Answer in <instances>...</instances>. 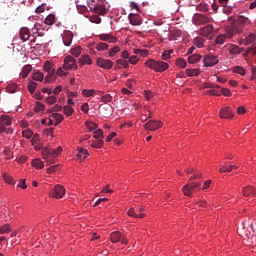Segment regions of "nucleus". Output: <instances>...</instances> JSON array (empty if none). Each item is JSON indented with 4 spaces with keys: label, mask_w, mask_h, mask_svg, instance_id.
I'll return each mask as SVG.
<instances>
[{
    "label": "nucleus",
    "mask_w": 256,
    "mask_h": 256,
    "mask_svg": "<svg viewBox=\"0 0 256 256\" xmlns=\"http://www.w3.org/2000/svg\"><path fill=\"white\" fill-rule=\"evenodd\" d=\"M63 153V147L59 146L56 149L51 147L42 148V158L47 163V165H53L55 163V159L59 157Z\"/></svg>",
    "instance_id": "nucleus-1"
},
{
    "label": "nucleus",
    "mask_w": 256,
    "mask_h": 256,
    "mask_svg": "<svg viewBox=\"0 0 256 256\" xmlns=\"http://www.w3.org/2000/svg\"><path fill=\"white\" fill-rule=\"evenodd\" d=\"M255 223L256 218L243 221L237 229L238 235L245 237L244 240H247L248 236H251V230H249V228H251L252 232L255 233Z\"/></svg>",
    "instance_id": "nucleus-2"
},
{
    "label": "nucleus",
    "mask_w": 256,
    "mask_h": 256,
    "mask_svg": "<svg viewBox=\"0 0 256 256\" xmlns=\"http://www.w3.org/2000/svg\"><path fill=\"white\" fill-rule=\"evenodd\" d=\"M145 65L155 72H165L169 68V64L164 61H156L154 59H149L145 62Z\"/></svg>",
    "instance_id": "nucleus-3"
},
{
    "label": "nucleus",
    "mask_w": 256,
    "mask_h": 256,
    "mask_svg": "<svg viewBox=\"0 0 256 256\" xmlns=\"http://www.w3.org/2000/svg\"><path fill=\"white\" fill-rule=\"evenodd\" d=\"M44 71L47 73L44 83H51L56 79L55 64L50 61L44 63Z\"/></svg>",
    "instance_id": "nucleus-4"
},
{
    "label": "nucleus",
    "mask_w": 256,
    "mask_h": 256,
    "mask_svg": "<svg viewBox=\"0 0 256 256\" xmlns=\"http://www.w3.org/2000/svg\"><path fill=\"white\" fill-rule=\"evenodd\" d=\"M212 22V18L205 17L203 14H195V16L192 18V23L196 26H202Z\"/></svg>",
    "instance_id": "nucleus-5"
},
{
    "label": "nucleus",
    "mask_w": 256,
    "mask_h": 256,
    "mask_svg": "<svg viewBox=\"0 0 256 256\" xmlns=\"http://www.w3.org/2000/svg\"><path fill=\"white\" fill-rule=\"evenodd\" d=\"M94 138L98 139L97 141H93L90 146L93 148H101L104 145V135H103V131L100 130V128L96 131H94Z\"/></svg>",
    "instance_id": "nucleus-6"
},
{
    "label": "nucleus",
    "mask_w": 256,
    "mask_h": 256,
    "mask_svg": "<svg viewBox=\"0 0 256 256\" xmlns=\"http://www.w3.org/2000/svg\"><path fill=\"white\" fill-rule=\"evenodd\" d=\"M201 186V182H191L187 183L183 188L182 192L185 196L191 197L193 195V191H195L196 188Z\"/></svg>",
    "instance_id": "nucleus-7"
},
{
    "label": "nucleus",
    "mask_w": 256,
    "mask_h": 256,
    "mask_svg": "<svg viewBox=\"0 0 256 256\" xmlns=\"http://www.w3.org/2000/svg\"><path fill=\"white\" fill-rule=\"evenodd\" d=\"M110 240L112 243L121 242L122 244H128V239L120 231H113L110 235Z\"/></svg>",
    "instance_id": "nucleus-8"
},
{
    "label": "nucleus",
    "mask_w": 256,
    "mask_h": 256,
    "mask_svg": "<svg viewBox=\"0 0 256 256\" xmlns=\"http://www.w3.org/2000/svg\"><path fill=\"white\" fill-rule=\"evenodd\" d=\"M219 63V59L216 55L206 54L203 58V66L204 67H213Z\"/></svg>",
    "instance_id": "nucleus-9"
},
{
    "label": "nucleus",
    "mask_w": 256,
    "mask_h": 256,
    "mask_svg": "<svg viewBox=\"0 0 256 256\" xmlns=\"http://www.w3.org/2000/svg\"><path fill=\"white\" fill-rule=\"evenodd\" d=\"M226 34L228 39H232L235 38L236 35H240L242 34L241 32V28H239L236 24V22H234L231 27L226 29Z\"/></svg>",
    "instance_id": "nucleus-10"
},
{
    "label": "nucleus",
    "mask_w": 256,
    "mask_h": 256,
    "mask_svg": "<svg viewBox=\"0 0 256 256\" xmlns=\"http://www.w3.org/2000/svg\"><path fill=\"white\" fill-rule=\"evenodd\" d=\"M163 123L160 120H149L145 125V129L146 130H150V131H156L160 128H162Z\"/></svg>",
    "instance_id": "nucleus-11"
},
{
    "label": "nucleus",
    "mask_w": 256,
    "mask_h": 256,
    "mask_svg": "<svg viewBox=\"0 0 256 256\" xmlns=\"http://www.w3.org/2000/svg\"><path fill=\"white\" fill-rule=\"evenodd\" d=\"M199 34L202 35L204 38H213L214 36V26L207 25L205 27L200 28Z\"/></svg>",
    "instance_id": "nucleus-12"
},
{
    "label": "nucleus",
    "mask_w": 256,
    "mask_h": 256,
    "mask_svg": "<svg viewBox=\"0 0 256 256\" xmlns=\"http://www.w3.org/2000/svg\"><path fill=\"white\" fill-rule=\"evenodd\" d=\"M96 65L100 68L111 69L114 65V62L109 59L97 58Z\"/></svg>",
    "instance_id": "nucleus-13"
},
{
    "label": "nucleus",
    "mask_w": 256,
    "mask_h": 256,
    "mask_svg": "<svg viewBox=\"0 0 256 256\" xmlns=\"http://www.w3.org/2000/svg\"><path fill=\"white\" fill-rule=\"evenodd\" d=\"M234 117V112L232 111V109L230 107H224L222 109H220L219 111V118L220 119H233Z\"/></svg>",
    "instance_id": "nucleus-14"
},
{
    "label": "nucleus",
    "mask_w": 256,
    "mask_h": 256,
    "mask_svg": "<svg viewBox=\"0 0 256 256\" xmlns=\"http://www.w3.org/2000/svg\"><path fill=\"white\" fill-rule=\"evenodd\" d=\"M65 195V188L61 185H56L51 193V197H54V199H63V196Z\"/></svg>",
    "instance_id": "nucleus-15"
},
{
    "label": "nucleus",
    "mask_w": 256,
    "mask_h": 256,
    "mask_svg": "<svg viewBox=\"0 0 256 256\" xmlns=\"http://www.w3.org/2000/svg\"><path fill=\"white\" fill-rule=\"evenodd\" d=\"M77 68V63L76 60L71 57V55H66L65 58V69H76Z\"/></svg>",
    "instance_id": "nucleus-16"
},
{
    "label": "nucleus",
    "mask_w": 256,
    "mask_h": 256,
    "mask_svg": "<svg viewBox=\"0 0 256 256\" xmlns=\"http://www.w3.org/2000/svg\"><path fill=\"white\" fill-rule=\"evenodd\" d=\"M235 23L237 24V26L240 29V31L243 33L244 26L249 25L250 24V20H249V18L240 16V17H238V19H237V21Z\"/></svg>",
    "instance_id": "nucleus-17"
},
{
    "label": "nucleus",
    "mask_w": 256,
    "mask_h": 256,
    "mask_svg": "<svg viewBox=\"0 0 256 256\" xmlns=\"http://www.w3.org/2000/svg\"><path fill=\"white\" fill-rule=\"evenodd\" d=\"M228 50L230 55H240L244 49L235 44H228Z\"/></svg>",
    "instance_id": "nucleus-18"
},
{
    "label": "nucleus",
    "mask_w": 256,
    "mask_h": 256,
    "mask_svg": "<svg viewBox=\"0 0 256 256\" xmlns=\"http://www.w3.org/2000/svg\"><path fill=\"white\" fill-rule=\"evenodd\" d=\"M99 39L108 43H115L117 41V38L111 34H101Z\"/></svg>",
    "instance_id": "nucleus-19"
},
{
    "label": "nucleus",
    "mask_w": 256,
    "mask_h": 256,
    "mask_svg": "<svg viewBox=\"0 0 256 256\" xmlns=\"http://www.w3.org/2000/svg\"><path fill=\"white\" fill-rule=\"evenodd\" d=\"M242 193L245 197H248V196H251V195L256 197V189L252 186L244 187L242 189Z\"/></svg>",
    "instance_id": "nucleus-20"
},
{
    "label": "nucleus",
    "mask_w": 256,
    "mask_h": 256,
    "mask_svg": "<svg viewBox=\"0 0 256 256\" xmlns=\"http://www.w3.org/2000/svg\"><path fill=\"white\" fill-rule=\"evenodd\" d=\"M29 37H31V32L28 30V28H21L20 39L22 41H29Z\"/></svg>",
    "instance_id": "nucleus-21"
},
{
    "label": "nucleus",
    "mask_w": 256,
    "mask_h": 256,
    "mask_svg": "<svg viewBox=\"0 0 256 256\" xmlns=\"http://www.w3.org/2000/svg\"><path fill=\"white\" fill-rule=\"evenodd\" d=\"M0 122L4 127H9L10 125H12L13 120L11 119V116L1 115Z\"/></svg>",
    "instance_id": "nucleus-22"
},
{
    "label": "nucleus",
    "mask_w": 256,
    "mask_h": 256,
    "mask_svg": "<svg viewBox=\"0 0 256 256\" xmlns=\"http://www.w3.org/2000/svg\"><path fill=\"white\" fill-rule=\"evenodd\" d=\"M33 70V66L31 65H25L23 68H22V72H21V75L23 77V79H27V77H29V73H31V71Z\"/></svg>",
    "instance_id": "nucleus-23"
},
{
    "label": "nucleus",
    "mask_w": 256,
    "mask_h": 256,
    "mask_svg": "<svg viewBox=\"0 0 256 256\" xmlns=\"http://www.w3.org/2000/svg\"><path fill=\"white\" fill-rule=\"evenodd\" d=\"M122 67L128 68L129 67V62L126 61V60H123V59L117 60L114 69L119 70V69H122Z\"/></svg>",
    "instance_id": "nucleus-24"
},
{
    "label": "nucleus",
    "mask_w": 256,
    "mask_h": 256,
    "mask_svg": "<svg viewBox=\"0 0 256 256\" xmlns=\"http://www.w3.org/2000/svg\"><path fill=\"white\" fill-rule=\"evenodd\" d=\"M92 61L89 57V55H82V57L79 59V65L84 66V65H91Z\"/></svg>",
    "instance_id": "nucleus-25"
},
{
    "label": "nucleus",
    "mask_w": 256,
    "mask_h": 256,
    "mask_svg": "<svg viewBox=\"0 0 256 256\" xmlns=\"http://www.w3.org/2000/svg\"><path fill=\"white\" fill-rule=\"evenodd\" d=\"M65 38H66V41H65V46H70V44L72 43L73 41V33L72 31L70 30H66L65 31Z\"/></svg>",
    "instance_id": "nucleus-26"
},
{
    "label": "nucleus",
    "mask_w": 256,
    "mask_h": 256,
    "mask_svg": "<svg viewBox=\"0 0 256 256\" xmlns=\"http://www.w3.org/2000/svg\"><path fill=\"white\" fill-rule=\"evenodd\" d=\"M88 156V151L85 148H81L77 153V157H79L81 161L86 160Z\"/></svg>",
    "instance_id": "nucleus-27"
},
{
    "label": "nucleus",
    "mask_w": 256,
    "mask_h": 256,
    "mask_svg": "<svg viewBox=\"0 0 256 256\" xmlns=\"http://www.w3.org/2000/svg\"><path fill=\"white\" fill-rule=\"evenodd\" d=\"M186 74L189 77L199 76L201 74V70L199 68L186 69Z\"/></svg>",
    "instance_id": "nucleus-28"
},
{
    "label": "nucleus",
    "mask_w": 256,
    "mask_h": 256,
    "mask_svg": "<svg viewBox=\"0 0 256 256\" xmlns=\"http://www.w3.org/2000/svg\"><path fill=\"white\" fill-rule=\"evenodd\" d=\"M235 168V165H228V163H225L224 165H222L220 168H219V172L220 173H226V172H231L232 169Z\"/></svg>",
    "instance_id": "nucleus-29"
},
{
    "label": "nucleus",
    "mask_w": 256,
    "mask_h": 256,
    "mask_svg": "<svg viewBox=\"0 0 256 256\" xmlns=\"http://www.w3.org/2000/svg\"><path fill=\"white\" fill-rule=\"evenodd\" d=\"M221 87H212L210 90L206 91L207 95H211V96H221V92L219 91Z\"/></svg>",
    "instance_id": "nucleus-30"
},
{
    "label": "nucleus",
    "mask_w": 256,
    "mask_h": 256,
    "mask_svg": "<svg viewBox=\"0 0 256 256\" xmlns=\"http://www.w3.org/2000/svg\"><path fill=\"white\" fill-rule=\"evenodd\" d=\"M256 41V34L252 33L245 38V46H250V44L255 43Z\"/></svg>",
    "instance_id": "nucleus-31"
},
{
    "label": "nucleus",
    "mask_w": 256,
    "mask_h": 256,
    "mask_svg": "<svg viewBox=\"0 0 256 256\" xmlns=\"http://www.w3.org/2000/svg\"><path fill=\"white\" fill-rule=\"evenodd\" d=\"M129 22H130V24L131 25H133V26H139V25H141V22L139 21V19L136 17V16H134V14H129Z\"/></svg>",
    "instance_id": "nucleus-32"
},
{
    "label": "nucleus",
    "mask_w": 256,
    "mask_h": 256,
    "mask_svg": "<svg viewBox=\"0 0 256 256\" xmlns=\"http://www.w3.org/2000/svg\"><path fill=\"white\" fill-rule=\"evenodd\" d=\"M32 167H35L36 169H43L45 165L43 164V161H41V159L37 158L32 160Z\"/></svg>",
    "instance_id": "nucleus-33"
},
{
    "label": "nucleus",
    "mask_w": 256,
    "mask_h": 256,
    "mask_svg": "<svg viewBox=\"0 0 256 256\" xmlns=\"http://www.w3.org/2000/svg\"><path fill=\"white\" fill-rule=\"evenodd\" d=\"M200 60H201L200 54H193V55H190V57L188 58L189 64H196Z\"/></svg>",
    "instance_id": "nucleus-34"
},
{
    "label": "nucleus",
    "mask_w": 256,
    "mask_h": 256,
    "mask_svg": "<svg viewBox=\"0 0 256 256\" xmlns=\"http://www.w3.org/2000/svg\"><path fill=\"white\" fill-rule=\"evenodd\" d=\"M94 11L98 15L106 14V9H105V6H103V5H96V6H94Z\"/></svg>",
    "instance_id": "nucleus-35"
},
{
    "label": "nucleus",
    "mask_w": 256,
    "mask_h": 256,
    "mask_svg": "<svg viewBox=\"0 0 256 256\" xmlns=\"http://www.w3.org/2000/svg\"><path fill=\"white\" fill-rule=\"evenodd\" d=\"M226 39H229L228 34H220L218 35V37L216 38V43L217 44H223L225 43Z\"/></svg>",
    "instance_id": "nucleus-36"
},
{
    "label": "nucleus",
    "mask_w": 256,
    "mask_h": 256,
    "mask_svg": "<svg viewBox=\"0 0 256 256\" xmlns=\"http://www.w3.org/2000/svg\"><path fill=\"white\" fill-rule=\"evenodd\" d=\"M70 54L74 57H79L81 55V46H76L73 49H71Z\"/></svg>",
    "instance_id": "nucleus-37"
},
{
    "label": "nucleus",
    "mask_w": 256,
    "mask_h": 256,
    "mask_svg": "<svg viewBox=\"0 0 256 256\" xmlns=\"http://www.w3.org/2000/svg\"><path fill=\"white\" fill-rule=\"evenodd\" d=\"M194 44L197 48H203L204 47V38L202 37H196L194 39Z\"/></svg>",
    "instance_id": "nucleus-38"
},
{
    "label": "nucleus",
    "mask_w": 256,
    "mask_h": 256,
    "mask_svg": "<svg viewBox=\"0 0 256 256\" xmlns=\"http://www.w3.org/2000/svg\"><path fill=\"white\" fill-rule=\"evenodd\" d=\"M104 117H109L112 115L113 108L111 106H106L102 110Z\"/></svg>",
    "instance_id": "nucleus-39"
},
{
    "label": "nucleus",
    "mask_w": 256,
    "mask_h": 256,
    "mask_svg": "<svg viewBox=\"0 0 256 256\" xmlns=\"http://www.w3.org/2000/svg\"><path fill=\"white\" fill-rule=\"evenodd\" d=\"M109 49V45L107 43H97L96 50L97 51H105Z\"/></svg>",
    "instance_id": "nucleus-40"
},
{
    "label": "nucleus",
    "mask_w": 256,
    "mask_h": 256,
    "mask_svg": "<svg viewBox=\"0 0 256 256\" xmlns=\"http://www.w3.org/2000/svg\"><path fill=\"white\" fill-rule=\"evenodd\" d=\"M0 233L1 235H5V233H11V226H9V224L3 225L0 227Z\"/></svg>",
    "instance_id": "nucleus-41"
},
{
    "label": "nucleus",
    "mask_w": 256,
    "mask_h": 256,
    "mask_svg": "<svg viewBox=\"0 0 256 256\" xmlns=\"http://www.w3.org/2000/svg\"><path fill=\"white\" fill-rule=\"evenodd\" d=\"M44 75H43V73H41V72H35L34 74H33V76H32V79L34 80V81H43V79H44Z\"/></svg>",
    "instance_id": "nucleus-42"
},
{
    "label": "nucleus",
    "mask_w": 256,
    "mask_h": 256,
    "mask_svg": "<svg viewBox=\"0 0 256 256\" xmlns=\"http://www.w3.org/2000/svg\"><path fill=\"white\" fill-rule=\"evenodd\" d=\"M173 50H166V51H164L163 53H162V59L163 60H165V61H167V60H169L170 58H171V55L173 54Z\"/></svg>",
    "instance_id": "nucleus-43"
},
{
    "label": "nucleus",
    "mask_w": 256,
    "mask_h": 256,
    "mask_svg": "<svg viewBox=\"0 0 256 256\" xmlns=\"http://www.w3.org/2000/svg\"><path fill=\"white\" fill-rule=\"evenodd\" d=\"M45 23L46 25H53V23H55V15L53 14L48 15L45 19Z\"/></svg>",
    "instance_id": "nucleus-44"
},
{
    "label": "nucleus",
    "mask_w": 256,
    "mask_h": 256,
    "mask_svg": "<svg viewBox=\"0 0 256 256\" xmlns=\"http://www.w3.org/2000/svg\"><path fill=\"white\" fill-rule=\"evenodd\" d=\"M101 100L103 101V103H111V101L113 100V96L111 94H105L101 96Z\"/></svg>",
    "instance_id": "nucleus-45"
},
{
    "label": "nucleus",
    "mask_w": 256,
    "mask_h": 256,
    "mask_svg": "<svg viewBox=\"0 0 256 256\" xmlns=\"http://www.w3.org/2000/svg\"><path fill=\"white\" fill-rule=\"evenodd\" d=\"M134 54H136V55L139 54L141 57H147L149 55V51L148 50L136 49V50H134Z\"/></svg>",
    "instance_id": "nucleus-46"
},
{
    "label": "nucleus",
    "mask_w": 256,
    "mask_h": 256,
    "mask_svg": "<svg viewBox=\"0 0 256 256\" xmlns=\"http://www.w3.org/2000/svg\"><path fill=\"white\" fill-rule=\"evenodd\" d=\"M85 125L89 131H95V129L98 127V125L94 122H86Z\"/></svg>",
    "instance_id": "nucleus-47"
},
{
    "label": "nucleus",
    "mask_w": 256,
    "mask_h": 256,
    "mask_svg": "<svg viewBox=\"0 0 256 256\" xmlns=\"http://www.w3.org/2000/svg\"><path fill=\"white\" fill-rule=\"evenodd\" d=\"M176 65L181 67V68H186L187 67V61L185 59L179 58L176 60Z\"/></svg>",
    "instance_id": "nucleus-48"
},
{
    "label": "nucleus",
    "mask_w": 256,
    "mask_h": 256,
    "mask_svg": "<svg viewBox=\"0 0 256 256\" xmlns=\"http://www.w3.org/2000/svg\"><path fill=\"white\" fill-rule=\"evenodd\" d=\"M233 72L238 73L239 75H245L246 71L241 66H236L233 68Z\"/></svg>",
    "instance_id": "nucleus-49"
},
{
    "label": "nucleus",
    "mask_w": 256,
    "mask_h": 256,
    "mask_svg": "<svg viewBox=\"0 0 256 256\" xmlns=\"http://www.w3.org/2000/svg\"><path fill=\"white\" fill-rule=\"evenodd\" d=\"M36 89H37V83L30 82V84L28 85V90L31 93V95H33L35 93Z\"/></svg>",
    "instance_id": "nucleus-50"
},
{
    "label": "nucleus",
    "mask_w": 256,
    "mask_h": 256,
    "mask_svg": "<svg viewBox=\"0 0 256 256\" xmlns=\"http://www.w3.org/2000/svg\"><path fill=\"white\" fill-rule=\"evenodd\" d=\"M120 51H121V49L118 46H114L109 51V56L114 57L117 54V52H120Z\"/></svg>",
    "instance_id": "nucleus-51"
},
{
    "label": "nucleus",
    "mask_w": 256,
    "mask_h": 256,
    "mask_svg": "<svg viewBox=\"0 0 256 256\" xmlns=\"http://www.w3.org/2000/svg\"><path fill=\"white\" fill-rule=\"evenodd\" d=\"M22 136L25 137V139H31L33 137V131L27 129L22 132Z\"/></svg>",
    "instance_id": "nucleus-52"
},
{
    "label": "nucleus",
    "mask_w": 256,
    "mask_h": 256,
    "mask_svg": "<svg viewBox=\"0 0 256 256\" xmlns=\"http://www.w3.org/2000/svg\"><path fill=\"white\" fill-rule=\"evenodd\" d=\"M57 171H59V166H57V165L50 166L47 169L48 175H51V173H57Z\"/></svg>",
    "instance_id": "nucleus-53"
},
{
    "label": "nucleus",
    "mask_w": 256,
    "mask_h": 256,
    "mask_svg": "<svg viewBox=\"0 0 256 256\" xmlns=\"http://www.w3.org/2000/svg\"><path fill=\"white\" fill-rule=\"evenodd\" d=\"M82 95L85 97H92L95 95V90H83Z\"/></svg>",
    "instance_id": "nucleus-54"
},
{
    "label": "nucleus",
    "mask_w": 256,
    "mask_h": 256,
    "mask_svg": "<svg viewBox=\"0 0 256 256\" xmlns=\"http://www.w3.org/2000/svg\"><path fill=\"white\" fill-rule=\"evenodd\" d=\"M34 109L36 113H39V111H43V109H45V105L41 102H37Z\"/></svg>",
    "instance_id": "nucleus-55"
},
{
    "label": "nucleus",
    "mask_w": 256,
    "mask_h": 256,
    "mask_svg": "<svg viewBox=\"0 0 256 256\" xmlns=\"http://www.w3.org/2000/svg\"><path fill=\"white\" fill-rule=\"evenodd\" d=\"M74 113V109L72 106H65V115L71 116Z\"/></svg>",
    "instance_id": "nucleus-56"
},
{
    "label": "nucleus",
    "mask_w": 256,
    "mask_h": 256,
    "mask_svg": "<svg viewBox=\"0 0 256 256\" xmlns=\"http://www.w3.org/2000/svg\"><path fill=\"white\" fill-rule=\"evenodd\" d=\"M46 103H48V105H54V103H57V97L55 96H50L46 99Z\"/></svg>",
    "instance_id": "nucleus-57"
},
{
    "label": "nucleus",
    "mask_w": 256,
    "mask_h": 256,
    "mask_svg": "<svg viewBox=\"0 0 256 256\" xmlns=\"http://www.w3.org/2000/svg\"><path fill=\"white\" fill-rule=\"evenodd\" d=\"M63 69H65V64L62 65V67L58 68L56 71V77H63L64 75V71Z\"/></svg>",
    "instance_id": "nucleus-58"
},
{
    "label": "nucleus",
    "mask_w": 256,
    "mask_h": 256,
    "mask_svg": "<svg viewBox=\"0 0 256 256\" xmlns=\"http://www.w3.org/2000/svg\"><path fill=\"white\" fill-rule=\"evenodd\" d=\"M127 215L129 217L138 218V215H137V213L135 211V208H133V207L130 208V210L127 212Z\"/></svg>",
    "instance_id": "nucleus-59"
},
{
    "label": "nucleus",
    "mask_w": 256,
    "mask_h": 256,
    "mask_svg": "<svg viewBox=\"0 0 256 256\" xmlns=\"http://www.w3.org/2000/svg\"><path fill=\"white\" fill-rule=\"evenodd\" d=\"M224 95V96H226V97H230L231 96V92L229 91V89L228 88H221V90H220V95Z\"/></svg>",
    "instance_id": "nucleus-60"
},
{
    "label": "nucleus",
    "mask_w": 256,
    "mask_h": 256,
    "mask_svg": "<svg viewBox=\"0 0 256 256\" xmlns=\"http://www.w3.org/2000/svg\"><path fill=\"white\" fill-rule=\"evenodd\" d=\"M7 90L9 93H15L17 91V85L16 84L9 85L7 87Z\"/></svg>",
    "instance_id": "nucleus-61"
},
{
    "label": "nucleus",
    "mask_w": 256,
    "mask_h": 256,
    "mask_svg": "<svg viewBox=\"0 0 256 256\" xmlns=\"http://www.w3.org/2000/svg\"><path fill=\"white\" fill-rule=\"evenodd\" d=\"M66 95L68 98H76L78 96V93L77 92H70L69 90H66Z\"/></svg>",
    "instance_id": "nucleus-62"
},
{
    "label": "nucleus",
    "mask_w": 256,
    "mask_h": 256,
    "mask_svg": "<svg viewBox=\"0 0 256 256\" xmlns=\"http://www.w3.org/2000/svg\"><path fill=\"white\" fill-rule=\"evenodd\" d=\"M81 110L83 113L87 114L89 112V104L88 103H83L81 106Z\"/></svg>",
    "instance_id": "nucleus-63"
},
{
    "label": "nucleus",
    "mask_w": 256,
    "mask_h": 256,
    "mask_svg": "<svg viewBox=\"0 0 256 256\" xmlns=\"http://www.w3.org/2000/svg\"><path fill=\"white\" fill-rule=\"evenodd\" d=\"M90 22H91V23H95V24H100L101 18L98 17V16L91 17V18H90Z\"/></svg>",
    "instance_id": "nucleus-64"
}]
</instances>
